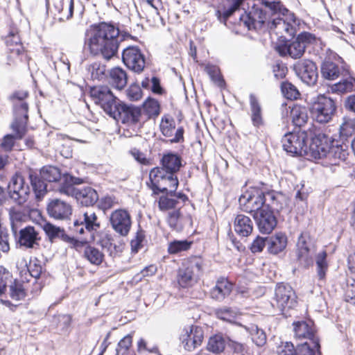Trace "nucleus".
<instances>
[{
    "label": "nucleus",
    "instance_id": "nucleus-7",
    "mask_svg": "<svg viewBox=\"0 0 355 355\" xmlns=\"http://www.w3.org/2000/svg\"><path fill=\"white\" fill-rule=\"evenodd\" d=\"M67 175L65 174V175ZM64 176V175L62 177L58 168L52 166H44L39 173L30 172L28 178L35 199L40 201L46 194L47 184L46 182H51L62 180V184Z\"/></svg>",
    "mask_w": 355,
    "mask_h": 355
},
{
    "label": "nucleus",
    "instance_id": "nucleus-21",
    "mask_svg": "<svg viewBox=\"0 0 355 355\" xmlns=\"http://www.w3.org/2000/svg\"><path fill=\"white\" fill-rule=\"evenodd\" d=\"M259 231L263 234H270L277 224V220L272 210L263 208L253 214Z\"/></svg>",
    "mask_w": 355,
    "mask_h": 355
},
{
    "label": "nucleus",
    "instance_id": "nucleus-52",
    "mask_svg": "<svg viewBox=\"0 0 355 355\" xmlns=\"http://www.w3.org/2000/svg\"><path fill=\"white\" fill-rule=\"evenodd\" d=\"M6 44L8 49L24 48L17 29H12L6 37Z\"/></svg>",
    "mask_w": 355,
    "mask_h": 355
},
{
    "label": "nucleus",
    "instance_id": "nucleus-13",
    "mask_svg": "<svg viewBox=\"0 0 355 355\" xmlns=\"http://www.w3.org/2000/svg\"><path fill=\"white\" fill-rule=\"evenodd\" d=\"M239 204L245 212H257L265 208V190L258 187H251L239 198Z\"/></svg>",
    "mask_w": 355,
    "mask_h": 355
},
{
    "label": "nucleus",
    "instance_id": "nucleus-26",
    "mask_svg": "<svg viewBox=\"0 0 355 355\" xmlns=\"http://www.w3.org/2000/svg\"><path fill=\"white\" fill-rule=\"evenodd\" d=\"M265 208L273 212H279L288 205L287 197L281 192L275 191H265Z\"/></svg>",
    "mask_w": 355,
    "mask_h": 355
},
{
    "label": "nucleus",
    "instance_id": "nucleus-59",
    "mask_svg": "<svg viewBox=\"0 0 355 355\" xmlns=\"http://www.w3.org/2000/svg\"><path fill=\"white\" fill-rule=\"evenodd\" d=\"M216 316L223 320L232 322L236 317V312L231 308H222L216 311Z\"/></svg>",
    "mask_w": 355,
    "mask_h": 355
},
{
    "label": "nucleus",
    "instance_id": "nucleus-15",
    "mask_svg": "<svg viewBox=\"0 0 355 355\" xmlns=\"http://www.w3.org/2000/svg\"><path fill=\"white\" fill-rule=\"evenodd\" d=\"M349 67L338 57L335 60L325 59L320 65V73L324 80L333 81L349 74Z\"/></svg>",
    "mask_w": 355,
    "mask_h": 355
},
{
    "label": "nucleus",
    "instance_id": "nucleus-54",
    "mask_svg": "<svg viewBox=\"0 0 355 355\" xmlns=\"http://www.w3.org/2000/svg\"><path fill=\"white\" fill-rule=\"evenodd\" d=\"M281 90L284 96L289 100H295L300 96V93L296 87L288 82L282 83Z\"/></svg>",
    "mask_w": 355,
    "mask_h": 355
},
{
    "label": "nucleus",
    "instance_id": "nucleus-51",
    "mask_svg": "<svg viewBox=\"0 0 355 355\" xmlns=\"http://www.w3.org/2000/svg\"><path fill=\"white\" fill-rule=\"evenodd\" d=\"M225 347V341L220 336H214L209 338L207 344V349L215 354L222 352Z\"/></svg>",
    "mask_w": 355,
    "mask_h": 355
},
{
    "label": "nucleus",
    "instance_id": "nucleus-56",
    "mask_svg": "<svg viewBox=\"0 0 355 355\" xmlns=\"http://www.w3.org/2000/svg\"><path fill=\"white\" fill-rule=\"evenodd\" d=\"M28 270L30 275L35 279H38L44 270L41 261L35 258L31 259L28 266Z\"/></svg>",
    "mask_w": 355,
    "mask_h": 355
},
{
    "label": "nucleus",
    "instance_id": "nucleus-41",
    "mask_svg": "<svg viewBox=\"0 0 355 355\" xmlns=\"http://www.w3.org/2000/svg\"><path fill=\"white\" fill-rule=\"evenodd\" d=\"M340 137L347 139L355 135V118L345 116L339 128Z\"/></svg>",
    "mask_w": 355,
    "mask_h": 355
},
{
    "label": "nucleus",
    "instance_id": "nucleus-61",
    "mask_svg": "<svg viewBox=\"0 0 355 355\" xmlns=\"http://www.w3.org/2000/svg\"><path fill=\"white\" fill-rule=\"evenodd\" d=\"M288 68L283 62L277 60L272 65V72L277 79H282L286 76Z\"/></svg>",
    "mask_w": 355,
    "mask_h": 355
},
{
    "label": "nucleus",
    "instance_id": "nucleus-22",
    "mask_svg": "<svg viewBox=\"0 0 355 355\" xmlns=\"http://www.w3.org/2000/svg\"><path fill=\"white\" fill-rule=\"evenodd\" d=\"M100 228V222L98 220L96 214L92 211H86L83 214V218L76 220L73 222V231L83 234L85 229L92 233L96 232Z\"/></svg>",
    "mask_w": 355,
    "mask_h": 355
},
{
    "label": "nucleus",
    "instance_id": "nucleus-47",
    "mask_svg": "<svg viewBox=\"0 0 355 355\" xmlns=\"http://www.w3.org/2000/svg\"><path fill=\"white\" fill-rule=\"evenodd\" d=\"M243 0H232V5L223 10H218L216 12V16L220 22L226 24L227 19L239 8Z\"/></svg>",
    "mask_w": 355,
    "mask_h": 355
},
{
    "label": "nucleus",
    "instance_id": "nucleus-37",
    "mask_svg": "<svg viewBox=\"0 0 355 355\" xmlns=\"http://www.w3.org/2000/svg\"><path fill=\"white\" fill-rule=\"evenodd\" d=\"M53 7L59 15L60 21L68 20L73 16V1L70 0L65 5L64 0H53Z\"/></svg>",
    "mask_w": 355,
    "mask_h": 355
},
{
    "label": "nucleus",
    "instance_id": "nucleus-23",
    "mask_svg": "<svg viewBox=\"0 0 355 355\" xmlns=\"http://www.w3.org/2000/svg\"><path fill=\"white\" fill-rule=\"evenodd\" d=\"M15 239L21 247L27 249L36 248L40 241L37 231L30 225L19 229Z\"/></svg>",
    "mask_w": 355,
    "mask_h": 355
},
{
    "label": "nucleus",
    "instance_id": "nucleus-17",
    "mask_svg": "<svg viewBox=\"0 0 355 355\" xmlns=\"http://www.w3.org/2000/svg\"><path fill=\"white\" fill-rule=\"evenodd\" d=\"M123 63L135 72L140 73L145 67V58L140 49L130 46L125 48L122 53Z\"/></svg>",
    "mask_w": 355,
    "mask_h": 355
},
{
    "label": "nucleus",
    "instance_id": "nucleus-50",
    "mask_svg": "<svg viewBox=\"0 0 355 355\" xmlns=\"http://www.w3.org/2000/svg\"><path fill=\"white\" fill-rule=\"evenodd\" d=\"M143 113L146 115L148 119L158 116L159 114V103L155 99H148L144 103Z\"/></svg>",
    "mask_w": 355,
    "mask_h": 355
},
{
    "label": "nucleus",
    "instance_id": "nucleus-2",
    "mask_svg": "<svg viewBox=\"0 0 355 355\" xmlns=\"http://www.w3.org/2000/svg\"><path fill=\"white\" fill-rule=\"evenodd\" d=\"M122 40L118 27L111 23L101 22L86 30L84 47L92 55L109 60L116 55Z\"/></svg>",
    "mask_w": 355,
    "mask_h": 355
},
{
    "label": "nucleus",
    "instance_id": "nucleus-57",
    "mask_svg": "<svg viewBox=\"0 0 355 355\" xmlns=\"http://www.w3.org/2000/svg\"><path fill=\"white\" fill-rule=\"evenodd\" d=\"M228 346L232 352V355H250L252 354L249 347L243 343L230 340Z\"/></svg>",
    "mask_w": 355,
    "mask_h": 355
},
{
    "label": "nucleus",
    "instance_id": "nucleus-42",
    "mask_svg": "<svg viewBox=\"0 0 355 355\" xmlns=\"http://www.w3.org/2000/svg\"><path fill=\"white\" fill-rule=\"evenodd\" d=\"M348 155L347 150L344 148L343 146H330L327 159L331 165H338L340 161H344Z\"/></svg>",
    "mask_w": 355,
    "mask_h": 355
},
{
    "label": "nucleus",
    "instance_id": "nucleus-53",
    "mask_svg": "<svg viewBox=\"0 0 355 355\" xmlns=\"http://www.w3.org/2000/svg\"><path fill=\"white\" fill-rule=\"evenodd\" d=\"M158 206L161 211H167L172 209H178L180 206V202L173 197L161 196L158 200Z\"/></svg>",
    "mask_w": 355,
    "mask_h": 355
},
{
    "label": "nucleus",
    "instance_id": "nucleus-4",
    "mask_svg": "<svg viewBox=\"0 0 355 355\" xmlns=\"http://www.w3.org/2000/svg\"><path fill=\"white\" fill-rule=\"evenodd\" d=\"M28 96V92L25 90L15 92L10 96L14 112V121L11 124V128L15 135H6L4 136L1 147L5 151L12 150L15 139H21L26 132V125L28 119V105L26 99Z\"/></svg>",
    "mask_w": 355,
    "mask_h": 355
},
{
    "label": "nucleus",
    "instance_id": "nucleus-36",
    "mask_svg": "<svg viewBox=\"0 0 355 355\" xmlns=\"http://www.w3.org/2000/svg\"><path fill=\"white\" fill-rule=\"evenodd\" d=\"M268 250L270 253L277 254L282 252L287 245V237L282 233H277L275 235L272 236L267 241Z\"/></svg>",
    "mask_w": 355,
    "mask_h": 355
},
{
    "label": "nucleus",
    "instance_id": "nucleus-24",
    "mask_svg": "<svg viewBox=\"0 0 355 355\" xmlns=\"http://www.w3.org/2000/svg\"><path fill=\"white\" fill-rule=\"evenodd\" d=\"M160 130L164 136L172 137L171 143H180L184 141L183 127H179L175 130V122L173 119H162L160 123Z\"/></svg>",
    "mask_w": 355,
    "mask_h": 355
},
{
    "label": "nucleus",
    "instance_id": "nucleus-63",
    "mask_svg": "<svg viewBox=\"0 0 355 355\" xmlns=\"http://www.w3.org/2000/svg\"><path fill=\"white\" fill-rule=\"evenodd\" d=\"M132 345V336L127 335L122 338L118 343V347L116 349V355H119L120 353L123 354Z\"/></svg>",
    "mask_w": 355,
    "mask_h": 355
},
{
    "label": "nucleus",
    "instance_id": "nucleus-34",
    "mask_svg": "<svg viewBox=\"0 0 355 355\" xmlns=\"http://www.w3.org/2000/svg\"><path fill=\"white\" fill-rule=\"evenodd\" d=\"M163 169L166 173H177L182 166L181 157L177 154L169 153L163 156L162 159Z\"/></svg>",
    "mask_w": 355,
    "mask_h": 355
},
{
    "label": "nucleus",
    "instance_id": "nucleus-3",
    "mask_svg": "<svg viewBox=\"0 0 355 355\" xmlns=\"http://www.w3.org/2000/svg\"><path fill=\"white\" fill-rule=\"evenodd\" d=\"M90 96L110 117L123 123L139 122L142 110L132 105H126L116 98L107 86H95L90 89Z\"/></svg>",
    "mask_w": 355,
    "mask_h": 355
},
{
    "label": "nucleus",
    "instance_id": "nucleus-28",
    "mask_svg": "<svg viewBox=\"0 0 355 355\" xmlns=\"http://www.w3.org/2000/svg\"><path fill=\"white\" fill-rule=\"evenodd\" d=\"M330 146L324 135H319L312 140L309 150L311 157L315 159L327 158Z\"/></svg>",
    "mask_w": 355,
    "mask_h": 355
},
{
    "label": "nucleus",
    "instance_id": "nucleus-44",
    "mask_svg": "<svg viewBox=\"0 0 355 355\" xmlns=\"http://www.w3.org/2000/svg\"><path fill=\"white\" fill-rule=\"evenodd\" d=\"M43 230L51 241L56 239H60L64 241L69 239V236L65 233L63 229L50 223H44L43 225Z\"/></svg>",
    "mask_w": 355,
    "mask_h": 355
},
{
    "label": "nucleus",
    "instance_id": "nucleus-14",
    "mask_svg": "<svg viewBox=\"0 0 355 355\" xmlns=\"http://www.w3.org/2000/svg\"><path fill=\"white\" fill-rule=\"evenodd\" d=\"M31 194V189L24 178L19 174L14 175L8 186L9 198L16 205L21 206L26 202Z\"/></svg>",
    "mask_w": 355,
    "mask_h": 355
},
{
    "label": "nucleus",
    "instance_id": "nucleus-33",
    "mask_svg": "<svg viewBox=\"0 0 355 355\" xmlns=\"http://www.w3.org/2000/svg\"><path fill=\"white\" fill-rule=\"evenodd\" d=\"M250 119L252 125L259 128L263 125L262 108L257 97L251 94L250 95Z\"/></svg>",
    "mask_w": 355,
    "mask_h": 355
},
{
    "label": "nucleus",
    "instance_id": "nucleus-25",
    "mask_svg": "<svg viewBox=\"0 0 355 355\" xmlns=\"http://www.w3.org/2000/svg\"><path fill=\"white\" fill-rule=\"evenodd\" d=\"M47 212L55 219L64 220L71 214L72 209L69 203L60 199H54L49 202Z\"/></svg>",
    "mask_w": 355,
    "mask_h": 355
},
{
    "label": "nucleus",
    "instance_id": "nucleus-58",
    "mask_svg": "<svg viewBox=\"0 0 355 355\" xmlns=\"http://www.w3.org/2000/svg\"><path fill=\"white\" fill-rule=\"evenodd\" d=\"M205 71L214 83H217L220 87L223 86L224 80L220 75V70L218 67L209 64L205 67Z\"/></svg>",
    "mask_w": 355,
    "mask_h": 355
},
{
    "label": "nucleus",
    "instance_id": "nucleus-10",
    "mask_svg": "<svg viewBox=\"0 0 355 355\" xmlns=\"http://www.w3.org/2000/svg\"><path fill=\"white\" fill-rule=\"evenodd\" d=\"M152 189L155 193H165L168 190L174 193L178 186V180L175 173H166L163 168H153L149 174Z\"/></svg>",
    "mask_w": 355,
    "mask_h": 355
},
{
    "label": "nucleus",
    "instance_id": "nucleus-62",
    "mask_svg": "<svg viewBox=\"0 0 355 355\" xmlns=\"http://www.w3.org/2000/svg\"><path fill=\"white\" fill-rule=\"evenodd\" d=\"M296 39L302 44H304L305 49L308 45L316 42L317 37L313 33L309 32H302L297 35Z\"/></svg>",
    "mask_w": 355,
    "mask_h": 355
},
{
    "label": "nucleus",
    "instance_id": "nucleus-1",
    "mask_svg": "<svg viewBox=\"0 0 355 355\" xmlns=\"http://www.w3.org/2000/svg\"><path fill=\"white\" fill-rule=\"evenodd\" d=\"M265 10L254 6L248 13L240 17L241 23L248 30H269L277 35L291 36L294 34L295 17L279 1H261Z\"/></svg>",
    "mask_w": 355,
    "mask_h": 355
},
{
    "label": "nucleus",
    "instance_id": "nucleus-38",
    "mask_svg": "<svg viewBox=\"0 0 355 355\" xmlns=\"http://www.w3.org/2000/svg\"><path fill=\"white\" fill-rule=\"evenodd\" d=\"M110 83L116 89H123L128 80L126 72L119 67L112 69L110 72Z\"/></svg>",
    "mask_w": 355,
    "mask_h": 355
},
{
    "label": "nucleus",
    "instance_id": "nucleus-48",
    "mask_svg": "<svg viewBox=\"0 0 355 355\" xmlns=\"http://www.w3.org/2000/svg\"><path fill=\"white\" fill-rule=\"evenodd\" d=\"M87 70L92 80H101L105 77L106 67L100 62H95L90 64Z\"/></svg>",
    "mask_w": 355,
    "mask_h": 355
},
{
    "label": "nucleus",
    "instance_id": "nucleus-45",
    "mask_svg": "<svg viewBox=\"0 0 355 355\" xmlns=\"http://www.w3.org/2000/svg\"><path fill=\"white\" fill-rule=\"evenodd\" d=\"M185 219L186 218L182 216L180 208L169 211L168 214V223L173 230H181L183 228Z\"/></svg>",
    "mask_w": 355,
    "mask_h": 355
},
{
    "label": "nucleus",
    "instance_id": "nucleus-39",
    "mask_svg": "<svg viewBox=\"0 0 355 355\" xmlns=\"http://www.w3.org/2000/svg\"><path fill=\"white\" fill-rule=\"evenodd\" d=\"M291 116L295 125L302 127L309 121L308 110L306 107L295 105L291 110Z\"/></svg>",
    "mask_w": 355,
    "mask_h": 355
},
{
    "label": "nucleus",
    "instance_id": "nucleus-30",
    "mask_svg": "<svg viewBox=\"0 0 355 355\" xmlns=\"http://www.w3.org/2000/svg\"><path fill=\"white\" fill-rule=\"evenodd\" d=\"M277 50L282 56L289 55L292 58L297 59L304 55L305 46L295 39L289 44L279 46Z\"/></svg>",
    "mask_w": 355,
    "mask_h": 355
},
{
    "label": "nucleus",
    "instance_id": "nucleus-27",
    "mask_svg": "<svg viewBox=\"0 0 355 355\" xmlns=\"http://www.w3.org/2000/svg\"><path fill=\"white\" fill-rule=\"evenodd\" d=\"M340 78V81L328 86L327 92L338 95L355 92V78L351 76L350 70L347 76H343Z\"/></svg>",
    "mask_w": 355,
    "mask_h": 355
},
{
    "label": "nucleus",
    "instance_id": "nucleus-35",
    "mask_svg": "<svg viewBox=\"0 0 355 355\" xmlns=\"http://www.w3.org/2000/svg\"><path fill=\"white\" fill-rule=\"evenodd\" d=\"M7 64L8 65L19 66L21 64H28L29 58L24 50V48L10 49L7 52Z\"/></svg>",
    "mask_w": 355,
    "mask_h": 355
},
{
    "label": "nucleus",
    "instance_id": "nucleus-43",
    "mask_svg": "<svg viewBox=\"0 0 355 355\" xmlns=\"http://www.w3.org/2000/svg\"><path fill=\"white\" fill-rule=\"evenodd\" d=\"M84 257L92 264L98 266L103 259V253L97 248L92 245H86L83 250Z\"/></svg>",
    "mask_w": 355,
    "mask_h": 355
},
{
    "label": "nucleus",
    "instance_id": "nucleus-9",
    "mask_svg": "<svg viewBox=\"0 0 355 355\" xmlns=\"http://www.w3.org/2000/svg\"><path fill=\"white\" fill-rule=\"evenodd\" d=\"M203 261L200 258L194 257L184 262L178 270L177 281L182 288L193 286L202 273Z\"/></svg>",
    "mask_w": 355,
    "mask_h": 355
},
{
    "label": "nucleus",
    "instance_id": "nucleus-11",
    "mask_svg": "<svg viewBox=\"0 0 355 355\" xmlns=\"http://www.w3.org/2000/svg\"><path fill=\"white\" fill-rule=\"evenodd\" d=\"M283 148L288 153L304 155L308 152V136L303 130L288 132L282 139Z\"/></svg>",
    "mask_w": 355,
    "mask_h": 355
},
{
    "label": "nucleus",
    "instance_id": "nucleus-32",
    "mask_svg": "<svg viewBox=\"0 0 355 355\" xmlns=\"http://www.w3.org/2000/svg\"><path fill=\"white\" fill-rule=\"evenodd\" d=\"M235 232L242 237L249 236L253 230V222L250 217L243 214H239L234 221Z\"/></svg>",
    "mask_w": 355,
    "mask_h": 355
},
{
    "label": "nucleus",
    "instance_id": "nucleus-40",
    "mask_svg": "<svg viewBox=\"0 0 355 355\" xmlns=\"http://www.w3.org/2000/svg\"><path fill=\"white\" fill-rule=\"evenodd\" d=\"M8 213L12 232L15 237H17L18 230L22 228L21 225L25 216L21 211L15 207H10Z\"/></svg>",
    "mask_w": 355,
    "mask_h": 355
},
{
    "label": "nucleus",
    "instance_id": "nucleus-60",
    "mask_svg": "<svg viewBox=\"0 0 355 355\" xmlns=\"http://www.w3.org/2000/svg\"><path fill=\"white\" fill-rule=\"evenodd\" d=\"M12 275L4 267L0 266V295L4 293L8 282H12Z\"/></svg>",
    "mask_w": 355,
    "mask_h": 355
},
{
    "label": "nucleus",
    "instance_id": "nucleus-6",
    "mask_svg": "<svg viewBox=\"0 0 355 355\" xmlns=\"http://www.w3.org/2000/svg\"><path fill=\"white\" fill-rule=\"evenodd\" d=\"M82 182L81 179L67 175L64 176L63 182L60 184L58 190L61 193L74 197L82 205L92 206L98 200V195L91 187H76V185Z\"/></svg>",
    "mask_w": 355,
    "mask_h": 355
},
{
    "label": "nucleus",
    "instance_id": "nucleus-5",
    "mask_svg": "<svg viewBox=\"0 0 355 355\" xmlns=\"http://www.w3.org/2000/svg\"><path fill=\"white\" fill-rule=\"evenodd\" d=\"M316 247L313 240L308 232H303L298 238L297 243V257L301 265L305 268L312 266L315 257L317 274L320 279L324 278L328 269L327 261V254L322 250L315 255Z\"/></svg>",
    "mask_w": 355,
    "mask_h": 355
},
{
    "label": "nucleus",
    "instance_id": "nucleus-12",
    "mask_svg": "<svg viewBox=\"0 0 355 355\" xmlns=\"http://www.w3.org/2000/svg\"><path fill=\"white\" fill-rule=\"evenodd\" d=\"M297 296L293 288L283 283L278 284L275 291L273 306H276L282 315L287 317V311L297 304Z\"/></svg>",
    "mask_w": 355,
    "mask_h": 355
},
{
    "label": "nucleus",
    "instance_id": "nucleus-16",
    "mask_svg": "<svg viewBox=\"0 0 355 355\" xmlns=\"http://www.w3.org/2000/svg\"><path fill=\"white\" fill-rule=\"evenodd\" d=\"M297 76L306 85H315L318 78V67L315 62L309 60H303L294 65Z\"/></svg>",
    "mask_w": 355,
    "mask_h": 355
},
{
    "label": "nucleus",
    "instance_id": "nucleus-8",
    "mask_svg": "<svg viewBox=\"0 0 355 355\" xmlns=\"http://www.w3.org/2000/svg\"><path fill=\"white\" fill-rule=\"evenodd\" d=\"M337 111L336 101L325 94H319L311 107L313 119L320 123L332 121Z\"/></svg>",
    "mask_w": 355,
    "mask_h": 355
},
{
    "label": "nucleus",
    "instance_id": "nucleus-49",
    "mask_svg": "<svg viewBox=\"0 0 355 355\" xmlns=\"http://www.w3.org/2000/svg\"><path fill=\"white\" fill-rule=\"evenodd\" d=\"M246 329L251 336L252 342L257 346L261 347L266 344V335L262 329L258 328L257 325H251Z\"/></svg>",
    "mask_w": 355,
    "mask_h": 355
},
{
    "label": "nucleus",
    "instance_id": "nucleus-29",
    "mask_svg": "<svg viewBox=\"0 0 355 355\" xmlns=\"http://www.w3.org/2000/svg\"><path fill=\"white\" fill-rule=\"evenodd\" d=\"M308 344H299L295 348L291 342H282L277 347L278 355H314L313 351L310 350Z\"/></svg>",
    "mask_w": 355,
    "mask_h": 355
},
{
    "label": "nucleus",
    "instance_id": "nucleus-18",
    "mask_svg": "<svg viewBox=\"0 0 355 355\" xmlns=\"http://www.w3.org/2000/svg\"><path fill=\"white\" fill-rule=\"evenodd\" d=\"M293 331L295 336L297 338H304L306 340L302 344H308L310 350L313 351L314 355L315 352H319V340L315 336V333L306 322L299 321L293 323Z\"/></svg>",
    "mask_w": 355,
    "mask_h": 355
},
{
    "label": "nucleus",
    "instance_id": "nucleus-55",
    "mask_svg": "<svg viewBox=\"0 0 355 355\" xmlns=\"http://www.w3.org/2000/svg\"><path fill=\"white\" fill-rule=\"evenodd\" d=\"M191 245V242H189L187 240L173 241L168 244V252L171 254H177L189 250Z\"/></svg>",
    "mask_w": 355,
    "mask_h": 355
},
{
    "label": "nucleus",
    "instance_id": "nucleus-46",
    "mask_svg": "<svg viewBox=\"0 0 355 355\" xmlns=\"http://www.w3.org/2000/svg\"><path fill=\"white\" fill-rule=\"evenodd\" d=\"M26 295V288L20 281L15 280L9 286V296L15 301L24 300Z\"/></svg>",
    "mask_w": 355,
    "mask_h": 355
},
{
    "label": "nucleus",
    "instance_id": "nucleus-31",
    "mask_svg": "<svg viewBox=\"0 0 355 355\" xmlns=\"http://www.w3.org/2000/svg\"><path fill=\"white\" fill-rule=\"evenodd\" d=\"M232 291V284L225 278H220L217 280L215 286L211 290V298L217 301H223L230 295Z\"/></svg>",
    "mask_w": 355,
    "mask_h": 355
},
{
    "label": "nucleus",
    "instance_id": "nucleus-20",
    "mask_svg": "<svg viewBox=\"0 0 355 355\" xmlns=\"http://www.w3.org/2000/svg\"><path fill=\"white\" fill-rule=\"evenodd\" d=\"M204 334L202 328L191 326L183 330L180 340L185 350L191 352L202 344Z\"/></svg>",
    "mask_w": 355,
    "mask_h": 355
},
{
    "label": "nucleus",
    "instance_id": "nucleus-19",
    "mask_svg": "<svg viewBox=\"0 0 355 355\" xmlns=\"http://www.w3.org/2000/svg\"><path fill=\"white\" fill-rule=\"evenodd\" d=\"M110 221L114 230L120 235L127 236L130 230L132 221L130 214L124 209L114 211L110 217Z\"/></svg>",
    "mask_w": 355,
    "mask_h": 355
},
{
    "label": "nucleus",
    "instance_id": "nucleus-64",
    "mask_svg": "<svg viewBox=\"0 0 355 355\" xmlns=\"http://www.w3.org/2000/svg\"><path fill=\"white\" fill-rule=\"evenodd\" d=\"M145 239L144 233L142 231L138 232L135 238L131 241V248L132 252H137L143 246V242Z\"/></svg>",
    "mask_w": 355,
    "mask_h": 355
}]
</instances>
